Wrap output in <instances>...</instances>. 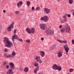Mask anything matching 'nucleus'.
<instances>
[{
	"label": "nucleus",
	"instance_id": "obj_12",
	"mask_svg": "<svg viewBox=\"0 0 74 74\" xmlns=\"http://www.w3.org/2000/svg\"><path fill=\"white\" fill-rule=\"evenodd\" d=\"M57 41L60 43H67V41L66 40H57Z\"/></svg>",
	"mask_w": 74,
	"mask_h": 74
},
{
	"label": "nucleus",
	"instance_id": "obj_17",
	"mask_svg": "<svg viewBox=\"0 0 74 74\" xmlns=\"http://www.w3.org/2000/svg\"><path fill=\"white\" fill-rule=\"evenodd\" d=\"M9 71L7 72V74H13V71H12V69H10L9 70Z\"/></svg>",
	"mask_w": 74,
	"mask_h": 74
},
{
	"label": "nucleus",
	"instance_id": "obj_26",
	"mask_svg": "<svg viewBox=\"0 0 74 74\" xmlns=\"http://www.w3.org/2000/svg\"><path fill=\"white\" fill-rule=\"evenodd\" d=\"M73 2V0H69V4H72V3Z\"/></svg>",
	"mask_w": 74,
	"mask_h": 74
},
{
	"label": "nucleus",
	"instance_id": "obj_19",
	"mask_svg": "<svg viewBox=\"0 0 74 74\" xmlns=\"http://www.w3.org/2000/svg\"><path fill=\"white\" fill-rule=\"evenodd\" d=\"M62 53L61 52H59L58 54V57H61V56H62Z\"/></svg>",
	"mask_w": 74,
	"mask_h": 74
},
{
	"label": "nucleus",
	"instance_id": "obj_18",
	"mask_svg": "<svg viewBox=\"0 0 74 74\" xmlns=\"http://www.w3.org/2000/svg\"><path fill=\"white\" fill-rule=\"evenodd\" d=\"M19 5H22V1H20L17 3V6H18V7H19Z\"/></svg>",
	"mask_w": 74,
	"mask_h": 74
},
{
	"label": "nucleus",
	"instance_id": "obj_46",
	"mask_svg": "<svg viewBox=\"0 0 74 74\" xmlns=\"http://www.w3.org/2000/svg\"><path fill=\"white\" fill-rule=\"evenodd\" d=\"M66 16H67V14H66L65 15V16L66 17Z\"/></svg>",
	"mask_w": 74,
	"mask_h": 74
},
{
	"label": "nucleus",
	"instance_id": "obj_1",
	"mask_svg": "<svg viewBox=\"0 0 74 74\" xmlns=\"http://www.w3.org/2000/svg\"><path fill=\"white\" fill-rule=\"evenodd\" d=\"M3 42L5 44V46L8 48H10L12 46H13V44L12 43L9 41V39L8 38L4 37V38Z\"/></svg>",
	"mask_w": 74,
	"mask_h": 74
},
{
	"label": "nucleus",
	"instance_id": "obj_30",
	"mask_svg": "<svg viewBox=\"0 0 74 74\" xmlns=\"http://www.w3.org/2000/svg\"><path fill=\"white\" fill-rule=\"evenodd\" d=\"M40 8L38 7H37V8H36V11H38V10H40Z\"/></svg>",
	"mask_w": 74,
	"mask_h": 74
},
{
	"label": "nucleus",
	"instance_id": "obj_15",
	"mask_svg": "<svg viewBox=\"0 0 74 74\" xmlns=\"http://www.w3.org/2000/svg\"><path fill=\"white\" fill-rule=\"evenodd\" d=\"M58 66L56 64H54L53 66V68L54 70H57Z\"/></svg>",
	"mask_w": 74,
	"mask_h": 74
},
{
	"label": "nucleus",
	"instance_id": "obj_16",
	"mask_svg": "<svg viewBox=\"0 0 74 74\" xmlns=\"http://www.w3.org/2000/svg\"><path fill=\"white\" fill-rule=\"evenodd\" d=\"M30 34L31 33H35V30L34 28H32L31 29H30Z\"/></svg>",
	"mask_w": 74,
	"mask_h": 74
},
{
	"label": "nucleus",
	"instance_id": "obj_45",
	"mask_svg": "<svg viewBox=\"0 0 74 74\" xmlns=\"http://www.w3.org/2000/svg\"><path fill=\"white\" fill-rule=\"evenodd\" d=\"M63 18H64V19H65V18H66V16H63Z\"/></svg>",
	"mask_w": 74,
	"mask_h": 74
},
{
	"label": "nucleus",
	"instance_id": "obj_27",
	"mask_svg": "<svg viewBox=\"0 0 74 74\" xmlns=\"http://www.w3.org/2000/svg\"><path fill=\"white\" fill-rule=\"evenodd\" d=\"M12 54L13 56H15V55H16V53H15V52L13 51L12 53Z\"/></svg>",
	"mask_w": 74,
	"mask_h": 74
},
{
	"label": "nucleus",
	"instance_id": "obj_9",
	"mask_svg": "<svg viewBox=\"0 0 74 74\" xmlns=\"http://www.w3.org/2000/svg\"><path fill=\"white\" fill-rule=\"evenodd\" d=\"M66 33H70V27L68 25H67V26H66Z\"/></svg>",
	"mask_w": 74,
	"mask_h": 74
},
{
	"label": "nucleus",
	"instance_id": "obj_23",
	"mask_svg": "<svg viewBox=\"0 0 74 74\" xmlns=\"http://www.w3.org/2000/svg\"><path fill=\"white\" fill-rule=\"evenodd\" d=\"M58 70V71H60L61 70H62V68L60 66H58L57 68V70Z\"/></svg>",
	"mask_w": 74,
	"mask_h": 74
},
{
	"label": "nucleus",
	"instance_id": "obj_37",
	"mask_svg": "<svg viewBox=\"0 0 74 74\" xmlns=\"http://www.w3.org/2000/svg\"><path fill=\"white\" fill-rule=\"evenodd\" d=\"M72 42L73 44L74 45V40H72Z\"/></svg>",
	"mask_w": 74,
	"mask_h": 74
},
{
	"label": "nucleus",
	"instance_id": "obj_13",
	"mask_svg": "<svg viewBox=\"0 0 74 74\" xmlns=\"http://www.w3.org/2000/svg\"><path fill=\"white\" fill-rule=\"evenodd\" d=\"M40 56L42 57H44L45 56V52L43 51H40Z\"/></svg>",
	"mask_w": 74,
	"mask_h": 74
},
{
	"label": "nucleus",
	"instance_id": "obj_31",
	"mask_svg": "<svg viewBox=\"0 0 74 74\" xmlns=\"http://www.w3.org/2000/svg\"><path fill=\"white\" fill-rule=\"evenodd\" d=\"M60 22L61 23H65L63 20H62V21H60Z\"/></svg>",
	"mask_w": 74,
	"mask_h": 74
},
{
	"label": "nucleus",
	"instance_id": "obj_39",
	"mask_svg": "<svg viewBox=\"0 0 74 74\" xmlns=\"http://www.w3.org/2000/svg\"><path fill=\"white\" fill-rule=\"evenodd\" d=\"M34 9H35V8H34V7H33L32 8V10H34Z\"/></svg>",
	"mask_w": 74,
	"mask_h": 74
},
{
	"label": "nucleus",
	"instance_id": "obj_32",
	"mask_svg": "<svg viewBox=\"0 0 74 74\" xmlns=\"http://www.w3.org/2000/svg\"><path fill=\"white\" fill-rule=\"evenodd\" d=\"M27 42H30V40H26Z\"/></svg>",
	"mask_w": 74,
	"mask_h": 74
},
{
	"label": "nucleus",
	"instance_id": "obj_38",
	"mask_svg": "<svg viewBox=\"0 0 74 74\" xmlns=\"http://www.w3.org/2000/svg\"><path fill=\"white\" fill-rule=\"evenodd\" d=\"M4 51L5 52H7V51H8V49H5Z\"/></svg>",
	"mask_w": 74,
	"mask_h": 74
},
{
	"label": "nucleus",
	"instance_id": "obj_49",
	"mask_svg": "<svg viewBox=\"0 0 74 74\" xmlns=\"http://www.w3.org/2000/svg\"><path fill=\"white\" fill-rule=\"evenodd\" d=\"M68 74H69V73H68Z\"/></svg>",
	"mask_w": 74,
	"mask_h": 74
},
{
	"label": "nucleus",
	"instance_id": "obj_34",
	"mask_svg": "<svg viewBox=\"0 0 74 74\" xmlns=\"http://www.w3.org/2000/svg\"><path fill=\"white\" fill-rule=\"evenodd\" d=\"M73 71V69H69V72H72Z\"/></svg>",
	"mask_w": 74,
	"mask_h": 74
},
{
	"label": "nucleus",
	"instance_id": "obj_4",
	"mask_svg": "<svg viewBox=\"0 0 74 74\" xmlns=\"http://www.w3.org/2000/svg\"><path fill=\"white\" fill-rule=\"evenodd\" d=\"M40 26L41 29L42 30H44L45 29V27H46V25L44 24H40Z\"/></svg>",
	"mask_w": 74,
	"mask_h": 74
},
{
	"label": "nucleus",
	"instance_id": "obj_28",
	"mask_svg": "<svg viewBox=\"0 0 74 74\" xmlns=\"http://www.w3.org/2000/svg\"><path fill=\"white\" fill-rule=\"evenodd\" d=\"M52 47L53 48H55V47H56V44H55L53 45H52Z\"/></svg>",
	"mask_w": 74,
	"mask_h": 74
},
{
	"label": "nucleus",
	"instance_id": "obj_8",
	"mask_svg": "<svg viewBox=\"0 0 74 74\" xmlns=\"http://www.w3.org/2000/svg\"><path fill=\"white\" fill-rule=\"evenodd\" d=\"M11 70H13L15 69L14 64L12 62H10L9 64Z\"/></svg>",
	"mask_w": 74,
	"mask_h": 74
},
{
	"label": "nucleus",
	"instance_id": "obj_40",
	"mask_svg": "<svg viewBox=\"0 0 74 74\" xmlns=\"http://www.w3.org/2000/svg\"><path fill=\"white\" fill-rule=\"evenodd\" d=\"M14 33H16V29H15L14 31Z\"/></svg>",
	"mask_w": 74,
	"mask_h": 74
},
{
	"label": "nucleus",
	"instance_id": "obj_21",
	"mask_svg": "<svg viewBox=\"0 0 74 74\" xmlns=\"http://www.w3.org/2000/svg\"><path fill=\"white\" fill-rule=\"evenodd\" d=\"M28 70H29V68L27 67H26L24 69V71L25 72H28Z\"/></svg>",
	"mask_w": 74,
	"mask_h": 74
},
{
	"label": "nucleus",
	"instance_id": "obj_44",
	"mask_svg": "<svg viewBox=\"0 0 74 74\" xmlns=\"http://www.w3.org/2000/svg\"><path fill=\"white\" fill-rule=\"evenodd\" d=\"M44 38H41V40H44Z\"/></svg>",
	"mask_w": 74,
	"mask_h": 74
},
{
	"label": "nucleus",
	"instance_id": "obj_36",
	"mask_svg": "<svg viewBox=\"0 0 74 74\" xmlns=\"http://www.w3.org/2000/svg\"><path fill=\"white\" fill-rule=\"evenodd\" d=\"M19 11H16L15 12V13L16 14H19Z\"/></svg>",
	"mask_w": 74,
	"mask_h": 74
},
{
	"label": "nucleus",
	"instance_id": "obj_42",
	"mask_svg": "<svg viewBox=\"0 0 74 74\" xmlns=\"http://www.w3.org/2000/svg\"><path fill=\"white\" fill-rule=\"evenodd\" d=\"M71 16L70 15V14H68V17H70V16Z\"/></svg>",
	"mask_w": 74,
	"mask_h": 74
},
{
	"label": "nucleus",
	"instance_id": "obj_10",
	"mask_svg": "<svg viewBox=\"0 0 74 74\" xmlns=\"http://www.w3.org/2000/svg\"><path fill=\"white\" fill-rule=\"evenodd\" d=\"M45 10V12L46 13V14H49L50 13V9H48L47 8H45L44 9Z\"/></svg>",
	"mask_w": 74,
	"mask_h": 74
},
{
	"label": "nucleus",
	"instance_id": "obj_24",
	"mask_svg": "<svg viewBox=\"0 0 74 74\" xmlns=\"http://www.w3.org/2000/svg\"><path fill=\"white\" fill-rule=\"evenodd\" d=\"M30 2L29 1H27V4L28 7L30 5Z\"/></svg>",
	"mask_w": 74,
	"mask_h": 74
},
{
	"label": "nucleus",
	"instance_id": "obj_3",
	"mask_svg": "<svg viewBox=\"0 0 74 74\" xmlns=\"http://www.w3.org/2000/svg\"><path fill=\"white\" fill-rule=\"evenodd\" d=\"M46 33L47 35L51 34L53 35L54 34V32L53 31H51L50 30H47L46 31Z\"/></svg>",
	"mask_w": 74,
	"mask_h": 74
},
{
	"label": "nucleus",
	"instance_id": "obj_41",
	"mask_svg": "<svg viewBox=\"0 0 74 74\" xmlns=\"http://www.w3.org/2000/svg\"><path fill=\"white\" fill-rule=\"evenodd\" d=\"M59 27L61 29H62V25H60Z\"/></svg>",
	"mask_w": 74,
	"mask_h": 74
},
{
	"label": "nucleus",
	"instance_id": "obj_48",
	"mask_svg": "<svg viewBox=\"0 0 74 74\" xmlns=\"http://www.w3.org/2000/svg\"><path fill=\"white\" fill-rule=\"evenodd\" d=\"M66 54H67V53L66 52Z\"/></svg>",
	"mask_w": 74,
	"mask_h": 74
},
{
	"label": "nucleus",
	"instance_id": "obj_7",
	"mask_svg": "<svg viewBox=\"0 0 74 74\" xmlns=\"http://www.w3.org/2000/svg\"><path fill=\"white\" fill-rule=\"evenodd\" d=\"M14 23H13L12 24H11L8 28V32H10L11 31V28H12L14 27Z\"/></svg>",
	"mask_w": 74,
	"mask_h": 74
},
{
	"label": "nucleus",
	"instance_id": "obj_11",
	"mask_svg": "<svg viewBox=\"0 0 74 74\" xmlns=\"http://www.w3.org/2000/svg\"><path fill=\"white\" fill-rule=\"evenodd\" d=\"M64 47L65 49L66 52H69V48L67 47V45H65L64 46Z\"/></svg>",
	"mask_w": 74,
	"mask_h": 74
},
{
	"label": "nucleus",
	"instance_id": "obj_29",
	"mask_svg": "<svg viewBox=\"0 0 74 74\" xmlns=\"http://www.w3.org/2000/svg\"><path fill=\"white\" fill-rule=\"evenodd\" d=\"M63 20L64 22V23H65V22H67V18H65Z\"/></svg>",
	"mask_w": 74,
	"mask_h": 74
},
{
	"label": "nucleus",
	"instance_id": "obj_20",
	"mask_svg": "<svg viewBox=\"0 0 74 74\" xmlns=\"http://www.w3.org/2000/svg\"><path fill=\"white\" fill-rule=\"evenodd\" d=\"M26 31L28 33H29V34H30V29L27 28L26 29Z\"/></svg>",
	"mask_w": 74,
	"mask_h": 74
},
{
	"label": "nucleus",
	"instance_id": "obj_6",
	"mask_svg": "<svg viewBox=\"0 0 74 74\" xmlns=\"http://www.w3.org/2000/svg\"><path fill=\"white\" fill-rule=\"evenodd\" d=\"M48 17L47 16L42 17L41 18V21H44L45 22H47L48 21Z\"/></svg>",
	"mask_w": 74,
	"mask_h": 74
},
{
	"label": "nucleus",
	"instance_id": "obj_2",
	"mask_svg": "<svg viewBox=\"0 0 74 74\" xmlns=\"http://www.w3.org/2000/svg\"><path fill=\"white\" fill-rule=\"evenodd\" d=\"M34 66L35 67H37L35 68L34 70V73H36V72L39 70V67H40V66H38V64L37 63H35Z\"/></svg>",
	"mask_w": 74,
	"mask_h": 74
},
{
	"label": "nucleus",
	"instance_id": "obj_43",
	"mask_svg": "<svg viewBox=\"0 0 74 74\" xmlns=\"http://www.w3.org/2000/svg\"><path fill=\"white\" fill-rule=\"evenodd\" d=\"M3 12H4V13H5V12H6V11H5V10H3Z\"/></svg>",
	"mask_w": 74,
	"mask_h": 74
},
{
	"label": "nucleus",
	"instance_id": "obj_47",
	"mask_svg": "<svg viewBox=\"0 0 74 74\" xmlns=\"http://www.w3.org/2000/svg\"><path fill=\"white\" fill-rule=\"evenodd\" d=\"M4 56H6L5 55Z\"/></svg>",
	"mask_w": 74,
	"mask_h": 74
},
{
	"label": "nucleus",
	"instance_id": "obj_5",
	"mask_svg": "<svg viewBox=\"0 0 74 74\" xmlns=\"http://www.w3.org/2000/svg\"><path fill=\"white\" fill-rule=\"evenodd\" d=\"M34 59H36L37 62L41 63L42 62V61L40 60V57L39 56H36L34 58Z\"/></svg>",
	"mask_w": 74,
	"mask_h": 74
},
{
	"label": "nucleus",
	"instance_id": "obj_25",
	"mask_svg": "<svg viewBox=\"0 0 74 74\" xmlns=\"http://www.w3.org/2000/svg\"><path fill=\"white\" fill-rule=\"evenodd\" d=\"M6 57V58H13V56L12 55H10L7 56Z\"/></svg>",
	"mask_w": 74,
	"mask_h": 74
},
{
	"label": "nucleus",
	"instance_id": "obj_33",
	"mask_svg": "<svg viewBox=\"0 0 74 74\" xmlns=\"http://www.w3.org/2000/svg\"><path fill=\"white\" fill-rule=\"evenodd\" d=\"M6 69H9V68L10 67V66H9V65H7L6 66Z\"/></svg>",
	"mask_w": 74,
	"mask_h": 74
},
{
	"label": "nucleus",
	"instance_id": "obj_35",
	"mask_svg": "<svg viewBox=\"0 0 74 74\" xmlns=\"http://www.w3.org/2000/svg\"><path fill=\"white\" fill-rule=\"evenodd\" d=\"M18 40L20 41H21V42H22L23 41V40L22 39H18Z\"/></svg>",
	"mask_w": 74,
	"mask_h": 74
},
{
	"label": "nucleus",
	"instance_id": "obj_22",
	"mask_svg": "<svg viewBox=\"0 0 74 74\" xmlns=\"http://www.w3.org/2000/svg\"><path fill=\"white\" fill-rule=\"evenodd\" d=\"M65 30L66 29H62L60 30V32H61V33H64V32H65Z\"/></svg>",
	"mask_w": 74,
	"mask_h": 74
},
{
	"label": "nucleus",
	"instance_id": "obj_14",
	"mask_svg": "<svg viewBox=\"0 0 74 74\" xmlns=\"http://www.w3.org/2000/svg\"><path fill=\"white\" fill-rule=\"evenodd\" d=\"M18 38V36L16 35H14L12 37V40L14 41V39H17Z\"/></svg>",
	"mask_w": 74,
	"mask_h": 74
}]
</instances>
